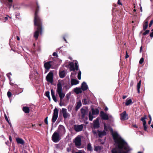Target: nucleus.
Masks as SVG:
<instances>
[{"mask_svg":"<svg viewBox=\"0 0 153 153\" xmlns=\"http://www.w3.org/2000/svg\"><path fill=\"white\" fill-rule=\"evenodd\" d=\"M69 66L71 71H74L75 69L76 70H78V66L76 62H75L74 63L72 62H70L69 64Z\"/></svg>","mask_w":153,"mask_h":153,"instance_id":"7","label":"nucleus"},{"mask_svg":"<svg viewBox=\"0 0 153 153\" xmlns=\"http://www.w3.org/2000/svg\"><path fill=\"white\" fill-rule=\"evenodd\" d=\"M62 113L64 118L65 119L70 116V114L67 113V109L65 108H62Z\"/></svg>","mask_w":153,"mask_h":153,"instance_id":"13","label":"nucleus"},{"mask_svg":"<svg viewBox=\"0 0 153 153\" xmlns=\"http://www.w3.org/2000/svg\"><path fill=\"white\" fill-rule=\"evenodd\" d=\"M149 30H146L143 33V35H146L149 33Z\"/></svg>","mask_w":153,"mask_h":153,"instance_id":"41","label":"nucleus"},{"mask_svg":"<svg viewBox=\"0 0 153 153\" xmlns=\"http://www.w3.org/2000/svg\"><path fill=\"white\" fill-rule=\"evenodd\" d=\"M144 24H147L148 25V22L147 21H145V23Z\"/></svg>","mask_w":153,"mask_h":153,"instance_id":"61","label":"nucleus"},{"mask_svg":"<svg viewBox=\"0 0 153 153\" xmlns=\"http://www.w3.org/2000/svg\"><path fill=\"white\" fill-rule=\"evenodd\" d=\"M62 85L60 82H58L57 84V88L56 90V93L58 94L60 98V102L59 104L60 106H62L61 103L63 98L65 96V94L62 90Z\"/></svg>","mask_w":153,"mask_h":153,"instance_id":"3","label":"nucleus"},{"mask_svg":"<svg viewBox=\"0 0 153 153\" xmlns=\"http://www.w3.org/2000/svg\"><path fill=\"white\" fill-rule=\"evenodd\" d=\"M106 134V132L105 131H99L98 132L99 136L100 137H102L103 136L105 135Z\"/></svg>","mask_w":153,"mask_h":153,"instance_id":"25","label":"nucleus"},{"mask_svg":"<svg viewBox=\"0 0 153 153\" xmlns=\"http://www.w3.org/2000/svg\"><path fill=\"white\" fill-rule=\"evenodd\" d=\"M76 105V110L77 111L82 105V103L80 101H79L77 102Z\"/></svg>","mask_w":153,"mask_h":153,"instance_id":"24","label":"nucleus"},{"mask_svg":"<svg viewBox=\"0 0 153 153\" xmlns=\"http://www.w3.org/2000/svg\"><path fill=\"white\" fill-rule=\"evenodd\" d=\"M118 4L120 5H122L120 1V0H118Z\"/></svg>","mask_w":153,"mask_h":153,"instance_id":"54","label":"nucleus"},{"mask_svg":"<svg viewBox=\"0 0 153 153\" xmlns=\"http://www.w3.org/2000/svg\"><path fill=\"white\" fill-rule=\"evenodd\" d=\"M12 94L9 91H8L7 93V95L8 97H10L11 96Z\"/></svg>","mask_w":153,"mask_h":153,"instance_id":"42","label":"nucleus"},{"mask_svg":"<svg viewBox=\"0 0 153 153\" xmlns=\"http://www.w3.org/2000/svg\"><path fill=\"white\" fill-rule=\"evenodd\" d=\"M92 112L90 111L89 114V120L90 121H92L93 118L95 117V115H97L99 114V111L98 109H92Z\"/></svg>","mask_w":153,"mask_h":153,"instance_id":"4","label":"nucleus"},{"mask_svg":"<svg viewBox=\"0 0 153 153\" xmlns=\"http://www.w3.org/2000/svg\"><path fill=\"white\" fill-rule=\"evenodd\" d=\"M120 120H124L128 119V114L126 113V111H124L123 113L120 114Z\"/></svg>","mask_w":153,"mask_h":153,"instance_id":"11","label":"nucleus"},{"mask_svg":"<svg viewBox=\"0 0 153 153\" xmlns=\"http://www.w3.org/2000/svg\"><path fill=\"white\" fill-rule=\"evenodd\" d=\"M53 56H57V54L56 52H54L53 53Z\"/></svg>","mask_w":153,"mask_h":153,"instance_id":"45","label":"nucleus"},{"mask_svg":"<svg viewBox=\"0 0 153 153\" xmlns=\"http://www.w3.org/2000/svg\"><path fill=\"white\" fill-rule=\"evenodd\" d=\"M23 110L25 113H28L30 111L29 108L27 107H24L23 108Z\"/></svg>","mask_w":153,"mask_h":153,"instance_id":"26","label":"nucleus"},{"mask_svg":"<svg viewBox=\"0 0 153 153\" xmlns=\"http://www.w3.org/2000/svg\"><path fill=\"white\" fill-rule=\"evenodd\" d=\"M64 39V40L66 42V43H67V41L65 39V38L64 37L63 38Z\"/></svg>","mask_w":153,"mask_h":153,"instance_id":"63","label":"nucleus"},{"mask_svg":"<svg viewBox=\"0 0 153 153\" xmlns=\"http://www.w3.org/2000/svg\"><path fill=\"white\" fill-rule=\"evenodd\" d=\"M51 96L53 100L55 102H56L57 101L54 92L52 89L51 90Z\"/></svg>","mask_w":153,"mask_h":153,"instance_id":"22","label":"nucleus"},{"mask_svg":"<svg viewBox=\"0 0 153 153\" xmlns=\"http://www.w3.org/2000/svg\"><path fill=\"white\" fill-rule=\"evenodd\" d=\"M8 1L9 3H12L13 1V0H8Z\"/></svg>","mask_w":153,"mask_h":153,"instance_id":"57","label":"nucleus"},{"mask_svg":"<svg viewBox=\"0 0 153 153\" xmlns=\"http://www.w3.org/2000/svg\"><path fill=\"white\" fill-rule=\"evenodd\" d=\"M70 95H71V94L70 93L67 94L66 95V97L67 98V100H69V99L70 98Z\"/></svg>","mask_w":153,"mask_h":153,"instance_id":"36","label":"nucleus"},{"mask_svg":"<svg viewBox=\"0 0 153 153\" xmlns=\"http://www.w3.org/2000/svg\"><path fill=\"white\" fill-rule=\"evenodd\" d=\"M108 110V108L107 107H106L105 109V111H107Z\"/></svg>","mask_w":153,"mask_h":153,"instance_id":"60","label":"nucleus"},{"mask_svg":"<svg viewBox=\"0 0 153 153\" xmlns=\"http://www.w3.org/2000/svg\"><path fill=\"white\" fill-rule=\"evenodd\" d=\"M144 61V59L143 58H142L140 59V61H139V63L140 64H142Z\"/></svg>","mask_w":153,"mask_h":153,"instance_id":"39","label":"nucleus"},{"mask_svg":"<svg viewBox=\"0 0 153 153\" xmlns=\"http://www.w3.org/2000/svg\"><path fill=\"white\" fill-rule=\"evenodd\" d=\"M82 90V88H76L74 89V91L77 94L81 93Z\"/></svg>","mask_w":153,"mask_h":153,"instance_id":"20","label":"nucleus"},{"mask_svg":"<svg viewBox=\"0 0 153 153\" xmlns=\"http://www.w3.org/2000/svg\"><path fill=\"white\" fill-rule=\"evenodd\" d=\"M16 38H17V39L18 40H20V38H19V37L18 36H17Z\"/></svg>","mask_w":153,"mask_h":153,"instance_id":"59","label":"nucleus"},{"mask_svg":"<svg viewBox=\"0 0 153 153\" xmlns=\"http://www.w3.org/2000/svg\"><path fill=\"white\" fill-rule=\"evenodd\" d=\"M72 108V107L71 106H68V111H69L70 110H71Z\"/></svg>","mask_w":153,"mask_h":153,"instance_id":"47","label":"nucleus"},{"mask_svg":"<svg viewBox=\"0 0 153 153\" xmlns=\"http://www.w3.org/2000/svg\"><path fill=\"white\" fill-rule=\"evenodd\" d=\"M141 83V81L140 80L139 81V82L138 83L137 85V91L138 93H140V87Z\"/></svg>","mask_w":153,"mask_h":153,"instance_id":"28","label":"nucleus"},{"mask_svg":"<svg viewBox=\"0 0 153 153\" xmlns=\"http://www.w3.org/2000/svg\"><path fill=\"white\" fill-rule=\"evenodd\" d=\"M48 117H47L45 120V124L47 125L48 124Z\"/></svg>","mask_w":153,"mask_h":153,"instance_id":"43","label":"nucleus"},{"mask_svg":"<svg viewBox=\"0 0 153 153\" xmlns=\"http://www.w3.org/2000/svg\"><path fill=\"white\" fill-rule=\"evenodd\" d=\"M4 117H5V119L8 122V123L10 124V125L11 126V124L9 122V120H8V118L6 116V114H5L4 115Z\"/></svg>","mask_w":153,"mask_h":153,"instance_id":"37","label":"nucleus"},{"mask_svg":"<svg viewBox=\"0 0 153 153\" xmlns=\"http://www.w3.org/2000/svg\"><path fill=\"white\" fill-rule=\"evenodd\" d=\"M74 128L75 131L77 132L81 131L83 128V126L82 125H75Z\"/></svg>","mask_w":153,"mask_h":153,"instance_id":"14","label":"nucleus"},{"mask_svg":"<svg viewBox=\"0 0 153 153\" xmlns=\"http://www.w3.org/2000/svg\"><path fill=\"white\" fill-rule=\"evenodd\" d=\"M127 97V96H123V99H125L126 97Z\"/></svg>","mask_w":153,"mask_h":153,"instance_id":"55","label":"nucleus"},{"mask_svg":"<svg viewBox=\"0 0 153 153\" xmlns=\"http://www.w3.org/2000/svg\"><path fill=\"white\" fill-rule=\"evenodd\" d=\"M9 17L8 16L5 17V19L6 20L8 19V18Z\"/></svg>","mask_w":153,"mask_h":153,"instance_id":"56","label":"nucleus"},{"mask_svg":"<svg viewBox=\"0 0 153 153\" xmlns=\"http://www.w3.org/2000/svg\"><path fill=\"white\" fill-rule=\"evenodd\" d=\"M94 126L95 128H98L99 126V123L98 118H97L94 121Z\"/></svg>","mask_w":153,"mask_h":153,"instance_id":"21","label":"nucleus"},{"mask_svg":"<svg viewBox=\"0 0 153 153\" xmlns=\"http://www.w3.org/2000/svg\"><path fill=\"white\" fill-rule=\"evenodd\" d=\"M151 121H152V120H150L148 122L149 124H150L151 122Z\"/></svg>","mask_w":153,"mask_h":153,"instance_id":"62","label":"nucleus"},{"mask_svg":"<svg viewBox=\"0 0 153 153\" xmlns=\"http://www.w3.org/2000/svg\"><path fill=\"white\" fill-rule=\"evenodd\" d=\"M81 72L80 71H79L78 74V78L79 79H80L81 77Z\"/></svg>","mask_w":153,"mask_h":153,"instance_id":"35","label":"nucleus"},{"mask_svg":"<svg viewBox=\"0 0 153 153\" xmlns=\"http://www.w3.org/2000/svg\"><path fill=\"white\" fill-rule=\"evenodd\" d=\"M108 128L112 132V135L116 146L120 150L118 153H127V152L124 151L123 149L127 152L132 150L129 148L127 143L121 138L117 132H113V129L112 128L110 127Z\"/></svg>","mask_w":153,"mask_h":153,"instance_id":"1","label":"nucleus"},{"mask_svg":"<svg viewBox=\"0 0 153 153\" xmlns=\"http://www.w3.org/2000/svg\"><path fill=\"white\" fill-rule=\"evenodd\" d=\"M74 143L76 146L79 148L81 144V138L80 137L77 136L75 139Z\"/></svg>","mask_w":153,"mask_h":153,"instance_id":"10","label":"nucleus"},{"mask_svg":"<svg viewBox=\"0 0 153 153\" xmlns=\"http://www.w3.org/2000/svg\"><path fill=\"white\" fill-rule=\"evenodd\" d=\"M88 86L87 85L86 83L85 82H83L82 84V89L83 91H85L88 88Z\"/></svg>","mask_w":153,"mask_h":153,"instance_id":"19","label":"nucleus"},{"mask_svg":"<svg viewBox=\"0 0 153 153\" xmlns=\"http://www.w3.org/2000/svg\"><path fill=\"white\" fill-rule=\"evenodd\" d=\"M79 82V81L76 79H71V84L72 85L77 84Z\"/></svg>","mask_w":153,"mask_h":153,"instance_id":"18","label":"nucleus"},{"mask_svg":"<svg viewBox=\"0 0 153 153\" xmlns=\"http://www.w3.org/2000/svg\"><path fill=\"white\" fill-rule=\"evenodd\" d=\"M9 140H10V142H12V138H11V137L10 136L9 137Z\"/></svg>","mask_w":153,"mask_h":153,"instance_id":"51","label":"nucleus"},{"mask_svg":"<svg viewBox=\"0 0 153 153\" xmlns=\"http://www.w3.org/2000/svg\"><path fill=\"white\" fill-rule=\"evenodd\" d=\"M16 141L18 144L24 145L25 143L24 141L22 138H17L16 139Z\"/></svg>","mask_w":153,"mask_h":153,"instance_id":"17","label":"nucleus"},{"mask_svg":"<svg viewBox=\"0 0 153 153\" xmlns=\"http://www.w3.org/2000/svg\"><path fill=\"white\" fill-rule=\"evenodd\" d=\"M100 115L102 119L104 120H108L109 119L108 115L105 113L103 111L100 112Z\"/></svg>","mask_w":153,"mask_h":153,"instance_id":"12","label":"nucleus"},{"mask_svg":"<svg viewBox=\"0 0 153 153\" xmlns=\"http://www.w3.org/2000/svg\"><path fill=\"white\" fill-rule=\"evenodd\" d=\"M53 74L52 72H50L47 75L46 77L47 81L50 83L53 82Z\"/></svg>","mask_w":153,"mask_h":153,"instance_id":"9","label":"nucleus"},{"mask_svg":"<svg viewBox=\"0 0 153 153\" xmlns=\"http://www.w3.org/2000/svg\"><path fill=\"white\" fill-rule=\"evenodd\" d=\"M56 131L58 132L60 136H62L65 134L66 130L64 126L60 125L59 126L58 129Z\"/></svg>","mask_w":153,"mask_h":153,"instance_id":"6","label":"nucleus"},{"mask_svg":"<svg viewBox=\"0 0 153 153\" xmlns=\"http://www.w3.org/2000/svg\"><path fill=\"white\" fill-rule=\"evenodd\" d=\"M45 96L47 97L49 100H50V92L49 91H47L45 93Z\"/></svg>","mask_w":153,"mask_h":153,"instance_id":"33","label":"nucleus"},{"mask_svg":"<svg viewBox=\"0 0 153 153\" xmlns=\"http://www.w3.org/2000/svg\"><path fill=\"white\" fill-rule=\"evenodd\" d=\"M132 103V100L131 99L127 100H126L125 104L126 106H128L129 105Z\"/></svg>","mask_w":153,"mask_h":153,"instance_id":"30","label":"nucleus"},{"mask_svg":"<svg viewBox=\"0 0 153 153\" xmlns=\"http://www.w3.org/2000/svg\"><path fill=\"white\" fill-rule=\"evenodd\" d=\"M146 119V115H145L144 117H142L141 119V120L143 121V124H144V125L145 124H146V121L145 120V119Z\"/></svg>","mask_w":153,"mask_h":153,"instance_id":"29","label":"nucleus"},{"mask_svg":"<svg viewBox=\"0 0 153 153\" xmlns=\"http://www.w3.org/2000/svg\"><path fill=\"white\" fill-rule=\"evenodd\" d=\"M59 76L61 78H63L67 74V72L65 71H62L59 72Z\"/></svg>","mask_w":153,"mask_h":153,"instance_id":"16","label":"nucleus"},{"mask_svg":"<svg viewBox=\"0 0 153 153\" xmlns=\"http://www.w3.org/2000/svg\"><path fill=\"white\" fill-rule=\"evenodd\" d=\"M81 113L82 114V118H84L85 117V116L86 113V110L83 108H81Z\"/></svg>","mask_w":153,"mask_h":153,"instance_id":"23","label":"nucleus"},{"mask_svg":"<svg viewBox=\"0 0 153 153\" xmlns=\"http://www.w3.org/2000/svg\"><path fill=\"white\" fill-rule=\"evenodd\" d=\"M60 135L58 132L55 131L52 136V140L54 143L58 142L61 139Z\"/></svg>","mask_w":153,"mask_h":153,"instance_id":"5","label":"nucleus"},{"mask_svg":"<svg viewBox=\"0 0 153 153\" xmlns=\"http://www.w3.org/2000/svg\"><path fill=\"white\" fill-rule=\"evenodd\" d=\"M51 62L50 61L45 63L44 67L46 70L48 71L50 68L51 65Z\"/></svg>","mask_w":153,"mask_h":153,"instance_id":"15","label":"nucleus"},{"mask_svg":"<svg viewBox=\"0 0 153 153\" xmlns=\"http://www.w3.org/2000/svg\"><path fill=\"white\" fill-rule=\"evenodd\" d=\"M76 153H82L81 151H79L78 152H76Z\"/></svg>","mask_w":153,"mask_h":153,"instance_id":"64","label":"nucleus"},{"mask_svg":"<svg viewBox=\"0 0 153 153\" xmlns=\"http://www.w3.org/2000/svg\"><path fill=\"white\" fill-rule=\"evenodd\" d=\"M83 104L84 105H86L88 104L87 100L86 99H84L82 100Z\"/></svg>","mask_w":153,"mask_h":153,"instance_id":"34","label":"nucleus"},{"mask_svg":"<svg viewBox=\"0 0 153 153\" xmlns=\"http://www.w3.org/2000/svg\"><path fill=\"white\" fill-rule=\"evenodd\" d=\"M58 111H59L57 108H55L54 109L53 117L52 119V122L54 123L58 117Z\"/></svg>","mask_w":153,"mask_h":153,"instance_id":"8","label":"nucleus"},{"mask_svg":"<svg viewBox=\"0 0 153 153\" xmlns=\"http://www.w3.org/2000/svg\"><path fill=\"white\" fill-rule=\"evenodd\" d=\"M140 10L141 12H142V7L141 6V5L140 4Z\"/></svg>","mask_w":153,"mask_h":153,"instance_id":"53","label":"nucleus"},{"mask_svg":"<svg viewBox=\"0 0 153 153\" xmlns=\"http://www.w3.org/2000/svg\"><path fill=\"white\" fill-rule=\"evenodd\" d=\"M146 124H145V125H144V124H143V127L144 129L146 131L147 130V127L146 125Z\"/></svg>","mask_w":153,"mask_h":153,"instance_id":"40","label":"nucleus"},{"mask_svg":"<svg viewBox=\"0 0 153 153\" xmlns=\"http://www.w3.org/2000/svg\"><path fill=\"white\" fill-rule=\"evenodd\" d=\"M104 128L105 130H107V129H108V128L106 127V125L105 124H104Z\"/></svg>","mask_w":153,"mask_h":153,"instance_id":"46","label":"nucleus"},{"mask_svg":"<svg viewBox=\"0 0 153 153\" xmlns=\"http://www.w3.org/2000/svg\"><path fill=\"white\" fill-rule=\"evenodd\" d=\"M116 147H117L116 146ZM117 148L118 149L117 150L116 149H114L111 150V152L112 153H118L119 151H120V150L119 149H118L117 147Z\"/></svg>","mask_w":153,"mask_h":153,"instance_id":"31","label":"nucleus"},{"mask_svg":"<svg viewBox=\"0 0 153 153\" xmlns=\"http://www.w3.org/2000/svg\"><path fill=\"white\" fill-rule=\"evenodd\" d=\"M11 75V73H8L7 74V75L8 76V77H9V79H10V76H9V75Z\"/></svg>","mask_w":153,"mask_h":153,"instance_id":"50","label":"nucleus"},{"mask_svg":"<svg viewBox=\"0 0 153 153\" xmlns=\"http://www.w3.org/2000/svg\"><path fill=\"white\" fill-rule=\"evenodd\" d=\"M153 23V20H152L150 21V22L149 25V26L150 27Z\"/></svg>","mask_w":153,"mask_h":153,"instance_id":"44","label":"nucleus"},{"mask_svg":"<svg viewBox=\"0 0 153 153\" xmlns=\"http://www.w3.org/2000/svg\"><path fill=\"white\" fill-rule=\"evenodd\" d=\"M148 26V25L144 24V25H143V30H145L147 28Z\"/></svg>","mask_w":153,"mask_h":153,"instance_id":"38","label":"nucleus"},{"mask_svg":"<svg viewBox=\"0 0 153 153\" xmlns=\"http://www.w3.org/2000/svg\"><path fill=\"white\" fill-rule=\"evenodd\" d=\"M129 56L128 55L127 52H126V58H127Z\"/></svg>","mask_w":153,"mask_h":153,"instance_id":"49","label":"nucleus"},{"mask_svg":"<svg viewBox=\"0 0 153 153\" xmlns=\"http://www.w3.org/2000/svg\"><path fill=\"white\" fill-rule=\"evenodd\" d=\"M39 9H37L35 13L34 17V25L37 26V30L35 31L34 34V37L36 39H37L39 32L40 33L42 32V23L38 15Z\"/></svg>","mask_w":153,"mask_h":153,"instance_id":"2","label":"nucleus"},{"mask_svg":"<svg viewBox=\"0 0 153 153\" xmlns=\"http://www.w3.org/2000/svg\"><path fill=\"white\" fill-rule=\"evenodd\" d=\"M150 36L151 37H153V31H152L150 35Z\"/></svg>","mask_w":153,"mask_h":153,"instance_id":"48","label":"nucleus"},{"mask_svg":"<svg viewBox=\"0 0 153 153\" xmlns=\"http://www.w3.org/2000/svg\"><path fill=\"white\" fill-rule=\"evenodd\" d=\"M87 149L88 150L92 151V147L91 146V145L90 143H89L87 146Z\"/></svg>","mask_w":153,"mask_h":153,"instance_id":"32","label":"nucleus"},{"mask_svg":"<svg viewBox=\"0 0 153 153\" xmlns=\"http://www.w3.org/2000/svg\"><path fill=\"white\" fill-rule=\"evenodd\" d=\"M102 148L100 146H94V150L96 152H98V151H100L101 149H102Z\"/></svg>","mask_w":153,"mask_h":153,"instance_id":"27","label":"nucleus"},{"mask_svg":"<svg viewBox=\"0 0 153 153\" xmlns=\"http://www.w3.org/2000/svg\"><path fill=\"white\" fill-rule=\"evenodd\" d=\"M149 118L150 120H152V118H151V116H150V115H149Z\"/></svg>","mask_w":153,"mask_h":153,"instance_id":"58","label":"nucleus"},{"mask_svg":"<svg viewBox=\"0 0 153 153\" xmlns=\"http://www.w3.org/2000/svg\"><path fill=\"white\" fill-rule=\"evenodd\" d=\"M108 116H109V118L113 119V117L111 115L108 114Z\"/></svg>","mask_w":153,"mask_h":153,"instance_id":"52","label":"nucleus"}]
</instances>
